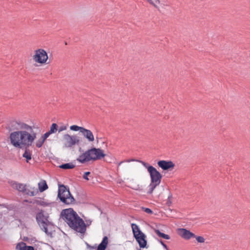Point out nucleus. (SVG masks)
<instances>
[{"label": "nucleus", "instance_id": "nucleus-12", "mask_svg": "<svg viewBox=\"0 0 250 250\" xmlns=\"http://www.w3.org/2000/svg\"><path fill=\"white\" fill-rule=\"evenodd\" d=\"M177 232L180 236L186 240H189L193 237L195 236V235L193 233L186 229H178Z\"/></svg>", "mask_w": 250, "mask_h": 250}, {"label": "nucleus", "instance_id": "nucleus-16", "mask_svg": "<svg viewBox=\"0 0 250 250\" xmlns=\"http://www.w3.org/2000/svg\"><path fill=\"white\" fill-rule=\"evenodd\" d=\"M13 188H16L19 191L22 192V193H24V189L26 188V184L15 183L13 184Z\"/></svg>", "mask_w": 250, "mask_h": 250}, {"label": "nucleus", "instance_id": "nucleus-31", "mask_svg": "<svg viewBox=\"0 0 250 250\" xmlns=\"http://www.w3.org/2000/svg\"><path fill=\"white\" fill-rule=\"evenodd\" d=\"M90 249H94L96 248V246H89Z\"/></svg>", "mask_w": 250, "mask_h": 250}, {"label": "nucleus", "instance_id": "nucleus-6", "mask_svg": "<svg viewBox=\"0 0 250 250\" xmlns=\"http://www.w3.org/2000/svg\"><path fill=\"white\" fill-rule=\"evenodd\" d=\"M58 197L60 201L65 205H71L75 203V200L71 194L69 189L63 185L59 187Z\"/></svg>", "mask_w": 250, "mask_h": 250}, {"label": "nucleus", "instance_id": "nucleus-17", "mask_svg": "<svg viewBox=\"0 0 250 250\" xmlns=\"http://www.w3.org/2000/svg\"><path fill=\"white\" fill-rule=\"evenodd\" d=\"M58 127V125L56 123L52 124L50 130L44 134L48 137L51 134L55 133L57 131Z\"/></svg>", "mask_w": 250, "mask_h": 250}, {"label": "nucleus", "instance_id": "nucleus-7", "mask_svg": "<svg viewBox=\"0 0 250 250\" xmlns=\"http://www.w3.org/2000/svg\"><path fill=\"white\" fill-rule=\"evenodd\" d=\"M62 141L63 146L65 148H70L80 143V140L76 135H71L69 134H64Z\"/></svg>", "mask_w": 250, "mask_h": 250}, {"label": "nucleus", "instance_id": "nucleus-23", "mask_svg": "<svg viewBox=\"0 0 250 250\" xmlns=\"http://www.w3.org/2000/svg\"><path fill=\"white\" fill-rule=\"evenodd\" d=\"M26 246L24 242L19 243L16 246V250H25Z\"/></svg>", "mask_w": 250, "mask_h": 250}, {"label": "nucleus", "instance_id": "nucleus-20", "mask_svg": "<svg viewBox=\"0 0 250 250\" xmlns=\"http://www.w3.org/2000/svg\"><path fill=\"white\" fill-rule=\"evenodd\" d=\"M155 232L156 234L160 237L167 240H169L170 239V236L168 235L161 232L158 229L155 230Z\"/></svg>", "mask_w": 250, "mask_h": 250}, {"label": "nucleus", "instance_id": "nucleus-15", "mask_svg": "<svg viewBox=\"0 0 250 250\" xmlns=\"http://www.w3.org/2000/svg\"><path fill=\"white\" fill-rule=\"evenodd\" d=\"M48 138V137L44 134L36 142L35 146L37 147L40 148L42 146L44 142L46 140V139Z\"/></svg>", "mask_w": 250, "mask_h": 250}, {"label": "nucleus", "instance_id": "nucleus-1", "mask_svg": "<svg viewBox=\"0 0 250 250\" xmlns=\"http://www.w3.org/2000/svg\"><path fill=\"white\" fill-rule=\"evenodd\" d=\"M10 126L11 129L14 130L9 136L12 146L19 148L32 146L37 136L33 126L20 120L12 121Z\"/></svg>", "mask_w": 250, "mask_h": 250}, {"label": "nucleus", "instance_id": "nucleus-10", "mask_svg": "<svg viewBox=\"0 0 250 250\" xmlns=\"http://www.w3.org/2000/svg\"><path fill=\"white\" fill-rule=\"evenodd\" d=\"M36 220L41 229L46 234H48L47 227L49 225V222L42 212H39L37 214Z\"/></svg>", "mask_w": 250, "mask_h": 250}, {"label": "nucleus", "instance_id": "nucleus-4", "mask_svg": "<svg viewBox=\"0 0 250 250\" xmlns=\"http://www.w3.org/2000/svg\"><path fill=\"white\" fill-rule=\"evenodd\" d=\"M32 59L35 66H43L50 63L47 51L42 48H37L34 51Z\"/></svg>", "mask_w": 250, "mask_h": 250}, {"label": "nucleus", "instance_id": "nucleus-18", "mask_svg": "<svg viewBox=\"0 0 250 250\" xmlns=\"http://www.w3.org/2000/svg\"><path fill=\"white\" fill-rule=\"evenodd\" d=\"M38 188L41 192H42L48 188V186L45 180H42L38 183Z\"/></svg>", "mask_w": 250, "mask_h": 250}, {"label": "nucleus", "instance_id": "nucleus-9", "mask_svg": "<svg viewBox=\"0 0 250 250\" xmlns=\"http://www.w3.org/2000/svg\"><path fill=\"white\" fill-rule=\"evenodd\" d=\"M143 164L147 168V171L149 173L151 182L160 184L162 177L161 173L153 166H148L146 167V163H144Z\"/></svg>", "mask_w": 250, "mask_h": 250}, {"label": "nucleus", "instance_id": "nucleus-11", "mask_svg": "<svg viewBox=\"0 0 250 250\" xmlns=\"http://www.w3.org/2000/svg\"><path fill=\"white\" fill-rule=\"evenodd\" d=\"M157 164L164 170H171L175 167V164L171 161L161 160Z\"/></svg>", "mask_w": 250, "mask_h": 250}, {"label": "nucleus", "instance_id": "nucleus-3", "mask_svg": "<svg viewBox=\"0 0 250 250\" xmlns=\"http://www.w3.org/2000/svg\"><path fill=\"white\" fill-rule=\"evenodd\" d=\"M103 150L100 148H92L80 155L77 160L82 163L91 160H100L105 156Z\"/></svg>", "mask_w": 250, "mask_h": 250}, {"label": "nucleus", "instance_id": "nucleus-27", "mask_svg": "<svg viewBox=\"0 0 250 250\" xmlns=\"http://www.w3.org/2000/svg\"><path fill=\"white\" fill-rule=\"evenodd\" d=\"M90 174V172L88 171V172H85L83 175V178L86 180H89V178H88V176Z\"/></svg>", "mask_w": 250, "mask_h": 250}, {"label": "nucleus", "instance_id": "nucleus-14", "mask_svg": "<svg viewBox=\"0 0 250 250\" xmlns=\"http://www.w3.org/2000/svg\"><path fill=\"white\" fill-rule=\"evenodd\" d=\"M108 244V238L107 236H104L102 242L97 247V250H105Z\"/></svg>", "mask_w": 250, "mask_h": 250}, {"label": "nucleus", "instance_id": "nucleus-5", "mask_svg": "<svg viewBox=\"0 0 250 250\" xmlns=\"http://www.w3.org/2000/svg\"><path fill=\"white\" fill-rule=\"evenodd\" d=\"M131 228L133 236L136 241L138 243L140 248H147V237L146 235L143 233L139 227L136 224H131Z\"/></svg>", "mask_w": 250, "mask_h": 250}, {"label": "nucleus", "instance_id": "nucleus-26", "mask_svg": "<svg viewBox=\"0 0 250 250\" xmlns=\"http://www.w3.org/2000/svg\"><path fill=\"white\" fill-rule=\"evenodd\" d=\"M67 128V127L66 125H63L59 127L58 129V132L60 133L64 130H66Z\"/></svg>", "mask_w": 250, "mask_h": 250}, {"label": "nucleus", "instance_id": "nucleus-24", "mask_svg": "<svg viewBox=\"0 0 250 250\" xmlns=\"http://www.w3.org/2000/svg\"><path fill=\"white\" fill-rule=\"evenodd\" d=\"M193 238H195L196 240L198 243H203L205 242V239L203 236H196L195 237H193Z\"/></svg>", "mask_w": 250, "mask_h": 250}, {"label": "nucleus", "instance_id": "nucleus-19", "mask_svg": "<svg viewBox=\"0 0 250 250\" xmlns=\"http://www.w3.org/2000/svg\"><path fill=\"white\" fill-rule=\"evenodd\" d=\"M31 151L28 148L25 147V149L22 156L26 159V162L28 163L29 161L31 159Z\"/></svg>", "mask_w": 250, "mask_h": 250}, {"label": "nucleus", "instance_id": "nucleus-8", "mask_svg": "<svg viewBox=\"0 0 250 250\" xmlns=\"http://www.w3.org/2000/svg\"><path fill=\"white\" fill-rule=\"evenodd\" d=\"M70 129L74 131H80L83 137L89 142H93L94 141V136L90 130L87 129L83 127L77 125H72L70 126Z\"/></svg>", "mask_w": 250, "mask_h": 250}, {"label": "nucleus", "instance_id": "nucleus-22", "mask_svg": "<svg viewBox=\"0 0 250 250\" xmlns=\"http://www.w3.org/2000/svg\"><path fill=\"white\" fill-rule=\"evenodd\" d=\"M75 167V166L71 163H66L62 165L60 167L62 169H72Z\"/></svg>", "mask_w": 250, "mask_h": 250}, {"label": "nucleus", "instance_id": "nucleus-21", "mask_svg": "<svg viewBox=\"0 0 250 250\" xmlns=\"http://www.w3.org/2000/svg\"><path fill=\"white\" fill-rule=\"evenodd\" d=\"M159 185V184H156L155 183H152L151 182V183L150 184V185H149V187H148L147 193L151 194L153 192L154 189Z\"/></svg>", "mask_w": 250, "mask_h": 250}, {"label": "nucleus", "instance_id": "nucleus-2", "mask_svg": "<svg viewBox=\"0 0 250 250\" xmlns=\"http://www.w3.org/2000/svg\"><path fill=\"white\" fill-rule=\"evenodd\" d=\"M61 215L62 219L70 228L80 233L85 232L86 226L84 222L73 208H69L63 209Z\"/></svg>", "mask_w": 250, "mask_h": 250}, {"label": "nucleus", "instance_id": "nucleus-30", "mask_svg": "<svg viewBox=\"0 0 250 250\" xmlns=\"http://www.w3.org/2000/svg\"><path fill=\"white\" fill-rule=\"evenodd\" d=\"M161 243L165 248L167 249V246L163 241H161Z\"/></svg>", "mask_w": 250, "mask_h": 250}, {"label": "nucleus", "instance_id": "nucleus-28", "mask_svg": "<svg viewBox=\"0 0 250 250\" xmlns=\"http://www.w3.org/2000/svg\"><path fill=\"white\" fill-rule=\"evenodd\" d=\"M143 209L148 214H152L153 212L152 211L150 208H143Z\"/></svg>", "mask_w": 250, "mask_h": 250}, {"label": "nucleus", "instance_id": "nucleus-32", "mask_svg": "<svg viewBox=\"0 0 250 250\" xmlns=\"http://www.w3.org/2000/svg\"><path fill=\"white\" fill-rule=\"evenodd\" d=\"M123 162H121L119 164V165H120Z\"/></svg>", "mask_w": 250, "mask_h": 250}, {"label": "nucleus", "instance_id": "nucleus-25", "mask_svg": "<svg viewBox=\"0 0 250 250\" xmlns=\"http://www.w3.org/2000/svg\"><path fill=\"white\" fill-rule=\"evenodd\" d=\"M150 4L156 6L160 3V0H147Z\"/></svg>", "mask_w": 250, "mask_h": 250}, {"label": "nucleus", "instance_id": "nucleus-13", "mask_svg": "<svg viewBox=\"0 0 250 250\" xmlns=\"http://www.w3.org/2000/svg\"><path fill=\"white\" fill-rule=\"evenodd\" d=\"M24 194L30 196H34L38 193V189L34 187L26 185Z\"/></svg>", "mask_w": 250, "mask_h": 250}, {"label": "nucleus", "instance_id": "nucleus-29", "mask_svg": "<svg viewBox=\"0 0 250 250\" xmlns=\"http://www.w3.org/2000/svg\"><path fill=\"white\" fill-rule=\"evenodd\" d=\"M25 250H34V249L32 246H26Z\"/></svg>", "mask_w": 250, "mask_h": 250}]
</instances>
